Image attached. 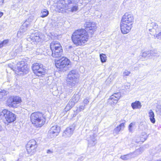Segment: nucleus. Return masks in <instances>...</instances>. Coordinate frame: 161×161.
I'll use <instances>...</instances> for the list:
<instances>
[{
  "instance_id": "obj_1",
  "label": "nucleus",
  "mask_w": 161,
  "mask_h": 161,
  "mask_svg": "<svg viewBox=\"0 0 161 161\" xmlns=\"http://www.w3.org/2000/svg\"><path fill=\"white\" fill-rule=\"evenodd\" d=\"M134 20V17L132 14L125 13L123 16L120 23V29L123 34H126L130 32Z\"/></svg>"
},
{
  "instance_id": "obj_2",
  "label": "nucleus",
  "mask_w": 161,
  "mask_h": 161,
  "mask_svg": "<svg viewBox=\"0 0 161 161\" xmlns=\"http://www.w3.org/2000/svg\"><path fill=\"white\" fill-rule=\"evenodd\" d=\"M88 36L86 31L84 29L78 30L74 32L72 36V41L76 45L84 44L88 40Z\"/></svg>"
},
{
  "instance_id": "obj_3",
  "label": "nucleus",
  "mask_w": 161,
  "mask_h": 161,
  "mask_svg": "<svg viewBox=\"0 0 161 161\" xmlns=\"http://www.w3.org/2000/svg\"><path fill=\"white\" fill-rule=\"evenodd\" d=\"M49 114L48 111L44 112H35L31 114V119L32 123L35 125L37 127H41L44 124L46 118Z\"/></svg>"
},
{
  "instance_id": "obj_4",
  "label": "nucleus",
  "mask_w": 161,
  "mask_h": 161,
  "mask_svg": "<svg viewBox=\"0 0 161 161\" xmlns=\"http://www.w3.org/2000/svg\"><path fill=\"white\" fill-rule=\"evenodd\" d=\"M51 51L47 52V54L54 58L61 57L63 54L62 47L60 43L58 41H53L50 44Z\"/></svg>"
},
{
  "instance_id": "obj_5",
  "label": "nucleus",
  "mask_w": 161,
  "mask_h": 161,
  "mask_svg": "<svg viewBox=\"0 0 161 161\" xmlns=\"http://www.w3.org/2000/svg\"><path fill=\"white\" fill-rule=\"evenodd\" d=\"M70 61L66 58L62 57L59 60L55 62L56 67L57 68L58 70L61 72L66 71L69 67Z\"/></svg>"
},
{
  "instance_id": "obj_6",
  "label": "nucleus",
  "mask_w": 161,
  "mask_h": 161,
  "mask_svg": "<svg viewBox=\"0 0 161 161\" xmlns=\"http://www.w3.org/2000/svg\"><path fill=\"white\" fill-rule=\"evenodd\" d=\"M28 39L32 44L36 45L37 42H42L45 40V36L41 33L36 32L32 34Z\"/></svg>"
},
{
  "instance_id": "obj_7",
  "label": "nucleus",
  "mask_w": 161,
  "mask_h": 161,
  "mask_svg": "<svg viewBox=\"0 0 161 161\" xmlns=\"http://www.w3.org/2000/svg\"><path fill=\"white\" fill-rule=\"evenodd\" d=\"M32 68L34 73L38 76L44 75L46 72V69L43 68L42 64L38 63L33 64Z\"/></svg>"
},
{
  "instance_id": "obj_8",
  "label": "nucleus",
  "mask_w": 161,
  "mask_h": 161,
  "mask_svg": "<svg viewBox=\"0 0 161 161\" xmlns=\"http://www.w3.org/2000/svg\"><path fill=\"white\" fill-rule=\"evenodd\" d=\"M1 116H2V117H3L5 118L8 123L13 122L16 119L15 115L6 109L3 110L1 112Z\"/></svg>"
},
{
  "instance_id": "obj_9",
  "label": "nucleus",
  "mask_w": 161,
  "mask_h": 161,
  "mask_svg": "<svg viewBox=\"0 0 161 161\" xmlns=\"http://www.w3.org/2000/svg\"><path fill=\"white\" fill-rule=\"evenodd\" d=\"M21 102V98L18 96L11 97L8 99L7 104L9 107L16 108L18 106L17 104Z\"/></svg>"
},
{
  "instance_id": "obj_10",
  "label": "nucleus",
  "mask_w": 161,
  "mask_h": 161,
  "mask_svg": "<svg viewBox=\"0 0 161 161\" xmlns=\"http://www.w3.org/2000/svg\"><path fill=\"white\" fill-rule=\"evenodd\" d=\"M97 134L93 131L91 130L86 135V139L88 142V146L91 147L94 146L97 143L96 137Z\"/></svg>"
},
{
  "instance_id": "obj_11",
  "label": "nucleus",
  "mask_w": 161,
  "mask_h": 161,
  "mask_svg": "<svg viewBox=\"0 0 161 161\" xmlns=\"http://www.w3.org/2000/svg\"><path fill=\"white\" fill-rule=\"evenodd\" d=\"M65 4L67 5V10L72 12L76 11L78 9V5L77 3H74L71 0H65Z\"/></svg>"
},
{
  "instance_id": "obj_12",
  "label": "nucleus",
  "mask_w": 161,
  "mask_h": 161,
  "mask_svg": "<svg viewBox=\"0 0 161 161\" xmlns=\"http://www.w3.org/2000/svg\"><path fill=\"white\" fill-rule=\"evenodd\" d=\"M27 64L24 61L19 62L17 64V69L19 71L23 73V74H27L28 72L29 68Z\"/></svg>"
},
{
  "instance_id": "obj_13",
  "label": "nucleus",
  "mask_w": 161,
  "mask_h": 161,
  "mask_svg": "<svg viewBox=\"0 0 161 161\" xmlns=\"http://www.w3.org/2000/svg\"><path fill=\"white\" fill-rule=\"evenodd\" d=\"M121 96L120 92L114 93L108 99V102L111 104H116Z\"/></svg>"
},
{
  "instance_id": "obj_14",
  "label": "nucleus",
  "mask_w": 161,
  "mask_h": 161,
  "mask_svg": "<svg viewBox=\"0 0 161 161\" xmlns=\"http://www.w3.org/2000/svg\"><path fill=\"white\" fill-rule=\"evenodd\" d=\"M60 131V127L57 125L52 127L49 131V134L52 135L53 137L57 136Z\"/></svg>"
},
{
  "instance_id": "obj_15",
  "label": "nucleus",
  "mask_w": 161,
  "mask_h": 161,
  "mask_svg": "<svg viewBox=\"0 0 161 161\" xmlns=\"http://www.w3.org/2000/svg\"><path fill=\"white\" fill-rule=\"evenodd\" d=\"M74 130V127L73 126L67 127L63 133V136L65 138L70 137L73 134Z\"/></svg>"
},
{
  "instance_id": "obj_16",
  "label": "nucleus",
  "mask_w": 161,
  "mask_h": 161,
  "mask_svg": "<svg viewBox=\"0 0 161 161\" xmlns=\"http://www.w3.org/2000/svg\"><path fill=\"white\" fill-rule=\"evenodd\" d=\"M65 0H61L58 4L57 8L59 12L63 13L65 12V10H67V5L65 4Z\"/></svg>"
},
{
  "instance_id": "obj_17",
  "label": "nucleus",
  "mask_w": 161,
  "mask_h": 161,
  "mask_svg": "<svg viewBox=\"0 0 161 161\" xmlns=\"http://www.w3.org/2000/svg\"><path fill=\"white\" fill-rule=\"evenodd\" d=\"M66 81L68 86L71 88H72L74 87L78 82V79L67 77Z\"/></svg>"
},
{
  "instance_id": "obj_18",
  "label": "nucleus",
  "mask_w": 161,
  "mask_h": 161,
  "mask_svg": "<svg viewBox=\"0 0 161 161\" xmlns=\"http://www.w3.org/2000/svg\"><path fill=\"white\" fill-rule=\"evenodd\" d=\"M37 147V144H33L31 145L30 147L26 145V147L28 153L30 155H33L36 152Z\"/></svg>"
},
{
  "instance_id": "obj_19",
  "label": "nucleus",
  "mask_w": 161,
  "mask_h": 161,
  "mask_svg": "<svg viewBox=\"0 0 161 161\" xmlns=\"http://www.w3.org/2000/svg\"><path fill=\"white\" fill-rule=\"evenodd\" d=\"M84 25L87 30H94L96 28L95 23L90 21L86 22Z\"/></svg>"
},
{
  "instance_id": "obj_20",
  "label": "nucleus",
  "mask_w": 161,
  "mask_h": 161,
  "mask_svg": "<svg viewBox=\"0 0 161 161\" xmlns=\"http://www.w3.org/2000/svg\"><path fill=\"white\" fill-rule=\"evenodd\" d=\"M79 74L78 71L76 69L72 70L69 71L67 77H70L73 78L78 79Z\"/></svg>"
},
{
  "instance_id": "obj_21",
  "label": "nucleus",
  "mask_w": 161,
  "mask_h": 161,
  "mask_svg": "<svg viewBox=\"0 0 161 161\" xmlns=\"http://www.w3.org/2000/svg\"><path fill=\"white\" fill-rule=\"evenodd\" d=\"M79 74L78 71L76 69L72 70L69 71L67 77H70L73 78L78 79Z\"/></svg>"
},
{
  "instance_id": "obj_22",
  "label": "nucleus",
  "mask_w": 161,
  "mask_h": 161,
  "mask_svg": "<svg viewBox=\"0 0 161 161\" xmlns=\"http://www.w3.org/2000/svg\"><path fill=\"white\" fill-rule=\"evenodd\" d=\"M33 19L32 16L30 17L22 24L21 27L23 28H25L27 30V28L29 27L31 25V23L32 22Z\"/></svg>"
},
{
  "instance_id": "obj_23",
  "label": "nucleus",
  "mask_w": 161,
  "mask_h": 161,
  "mask_svg": "<svg viewBox=\"0 0 161 161\" xmlns=\"http://www.w3.org/2000/svg\"><path fill=\"white\" fill-rule=\"evenodd\" d=\"M124 127V123H122L120 124L119 126L114 129V134H118L120 131L121 130L123 129Z\"/></svg>"
},
{
  "instance_id": "obj_24",
  "label": "nucleus",
  "mask_w": 161,
  "mask_h": 161,
  "mask_svg": "<svg viewBox=\"0 0 161 161\" xmlns=\"http://www.w3.org/2000/svg\"><path fill=\"white\" fill-rule=\"evenodd\" d=\"M131 106L133 109H140L142 107V105L140 101H136L131 103Z\"/></svg>"
},
{
  "instance_id": "obj_25",
  "label": "nucleus",
  "mask_w": 161,
  "mask_h": 161,
  "mask_svg": "<svg viewBox=\"0 0 161 161\" xmlns=\"http://www.w3.org/2000/svg\"><path fill=\"white\" fill-rule=\"evenodd\" d=\"M26 29L25 28H23L21 27L18 31L17 34V37L21 38L26 34Z\"/></svg>"
},
{
  "instance_id": "obj_26",
  "label": "nucleus",
  "mask_w": 161,
  "mask_h": 161,
  "mask_svg": "<svg viewBox=\"0 0 161 161\" xmlns=\"http://www.w3.org/2000/svg\"><path fill=\"white\" fill-rule=\"evenodd\" d=\"M148 116L151 122L153 124L155 122V119L154 118V114L153 111L151 110H150L148 112Z\"/></svg>"
},
{
  "instance_id": "obj_27",
  "label": "nucleus",
  "mask_w": 161,
  "mask_h": 161,
  "mask_svg": "<svg viewBox=\"0 0 161 161\" xmlns=\"http://www.w3.org/2000/svg\"><path fill=\"white\" fill-rule=\"evenodd\" d=\"M136 123L132 122L130 123L128 126L129 130L130 132H132L133 130L136 128Z\"/></svg>"
},
{
  "instance_id": "obj_28",
  "label": "nucleus",
  "mask_w": 161,
  "mask_h": 161,
  "mask_svg": "<svg viewBox=\"0 0 161 161\" xmlns=\"http://www.w3.org/2000/svg\"><path fill=\"white\" fill-rule=\"evenodd\" d=\"M132 153H130L125 155L121 156L120 158L123 160H127L131 158L132 156Z\"/></svg>"
},
{
  "instance_id": "obj_29",
  "label": "nucleus",
  "mask_w": 161,
  "mask_h": 161,
  "mask_svg": "<svg viewBox=\"0 0 161 161\" xmlns=\"http://www.w3.org/2000/svg\"><path fill=\"white\" fill-rule=\"evenodd\" d=\"M41 14V17L44 18L48 15L49 14V11L46 9H44L42 11Z\"/></svg>"
},
{
  "instance_id": "obj_30",
  "label": "nucleus",
  "mask_w": 161,
  "mask_h": 161,
  "mask_svg": "<svg viewBox=\"0 0 161 161\" xmlns=\"http://www.w3.org/2000/svg\"><path fill=\"white\" fill-rule=\"evenodd\" d=\"M80 98V96L78 94H75L72 98V100H73L75 102H77Z\"/></svg>"
},
{
  "instance_id": "obj_31",
  "label": "nucleus",
  "mask_w": 161,
  "mask_h": 161,
  "mask_svg": "<svg viewBox=\"0 0 161 161\" xmlns=\"http://www.w3.org/2000/svg\"><path fill=\"white\" fill-rule=\"evenodd\" d=\"M100 57L101 61L102 63H104L106 62L107 57L105 54L103 53L100 54Z\"/></svg>"
},
{
  "instance_id": "obj_32",
  "label": "nucleus",
  "mask_w": 161,
  "mask_h": 161,
  "mask_svg": "<svg viewBox=\"0 0 161 161\" xmlns=\"http://www.w3.org/2000/svg\"><path fill=\"white\" fill-rule=\"evenodd\" d=\"M8 92L5 90H2L0 92V99H2L6 96Z\"/></svg>"
},
{
  "instance_id": "obj_33",
  "label": "nucleus",
  "mask_w": 161,
  "mask_h": 161,
  "mask_svg": "<svg viewBox=\"0 0 161 161\" xmlns=\"http://www.w3.org/2000/svg\"><path fill=\"white\" fill-rule=\"evenodd\" d=\"M143 151V148L142 147H140L139 149L136 150L135 151L132 153V154H135L136 156L138 155L141 154Z\"/></svg>"
},
{
  "instance_id": "obj_34",
  "label": "nucleus",
  "mask_w": 161,
  "mask_h": 161,
  "mask_svg": "<svg viewBox=\"0 0 161 161\" xmlns=\"http://www.w3.org/2000/svg\"><path fill=\"white\" fill-rule=\"evenodd\" d=\"M136 138L140 139V140H136V142L137 143L140 142H143L146 140V138L145 137H143L142 136H136Z\"/></svg>"
},
{
  "instance_id": "obj_35",
  "label": "nucleus",
  "mask_w": 161,
  "mask_h": 161,
  "mask_svg": "<svg viewBox=\"0 0 161 161\" xmlns=\"http://www.w3.org/2000/svg\"><path fill=\"white\" fill-rule=\"evenodd\" d=\"M156 151V153H158L161 152V144L159 145L155 149H154L153 150V154H154V153L155 151Z\"/></svg>"
},
{
  "instance_id": "obj_36",
  "label": "nucleus",
  "mask_w": 161,
  "mask_h": 161,
  "mask_svg": "<svg viewBox=\"0 0 161 161\" xmlns=\"http://www.w3.org/2000/svg\"><path fill=\"white\" fill-rule=\"evenodd\" d=\"M19 52V50L18 49H16L15 50H13L11 53V54L12 56V57H13L17 56Z\"/></svg>"
},
{
  "instance_id": "obj_37",
  "label": "nucleus",
  "mask_w": 161,
  "mask_h": 161,
  "mask_svg": "<svg viewBox=\"0 0 161 161\" xmlns=\"http://www.w3.org/2000/svg\"><path fill=\"white\" fill-rule=\"evenodd\" d=\"M37 144L36 141L33 139L30 140L27 143L26 145H28L29 146H31V145Z\"/></svg>"
},
{
  "instance_id": "obj_38",
  "label": "nucleus",
  "mask_w": 161,
  "mask_h": 161,
  "mask_svg": "<svg viewBox=\"0 0 161 161\" xmlns=\"http://www.w3.org/2000/svg\"><path fill=\"white\" fill-rule=\"evenodd\" d=\"M75 103H76L75 102L74 100H72V99H71L69 102L68 104L72 108L74 106Z\"/></svg>"
},
{
  "instance_id": "obj_39",
  "label": "nucleus",
  "mask_w": 161,
  "mask_h": 161,
  "mask_svg": "<svg viewBox=\"0 0 161 161\" xmlns=\"http://www.w3.org/2000/svg\"><path fill=\"white\" fill-rule=\"evenodd\" d=\"M85 106H86L85 105H83L80 106L79 107V108H77V109L76 110V111L78 112H80L82 111V110H84L85 108Z\"/></svg>"
},
{
  "instance_id": "obj_40",
  "label": "nucleus",
  "mask_w": 161,
  "mask_h": 161,
  "mask_svg": "<svg viewBox=\"0 0 161 161\" xmlns=\"http://www.w3.org/2000/svg\"><path fill=\"white\" fill-rule=\"evenodd\" d=\"M153 26V29L154 30H155L156 32L158 31V30H157L158 25L156 23H153L152 24Z\"/></svg>"
},
{
  "instance_id": "obj_41",
  "label": "nucleus",
  "mask_w": 161,
  "mask_h": 161,
  "mask_svg": "<svg viewBox=\"0 0 161 161\" xmlns=\"http://www.w3.org/2000/svg\"><path fill=\"white\" fill-rule=\"evenodd\" d=\"M130 73V71H128L127 70H125L123 73V77L128 76Z\"/></svg>"
},
{
  "instance_id": "obj_42",
  "label": "nucleus",
  "mask_w": 161,
  "mask_h": 161,
  "mask_svg": "<svg viewBox=\"0 0 161 161\" xmlns=\"http://www.w3.org/2000/svg\"><path fill=\"white\" fill-rule=\"evenodd\" d=\"M89 98L88 97L86 98L83 101V104L85 105V106L87 105L89 102Z\"/></svg>"
},
{
  "instance_id": "obj_43",
  "label": "nucleus",
  "mask_w": 161,
  "mask_h": 161,
  "mask_svg": "<svg viewBox=\"0 0 161 161\" xmlns=\"http://www.w3.org/2000/svg\"><path fill=\"white\" fill-rule=\"evenodd\" d=\"M150 51H145L143 52L142 54V56L143 57H146L147 55H149L150 54Z\"/></svg>"
},
{
  "instance_id": "obj_44",
  "label": "nucleus",
  "mask_w": 161,
  "mask_h": 161,
  "mask_svg": "<svg viewBox=\"0 0 161 161\" xmlns=\"http://www.w3.org/2000/svg\"><path fill=\"white\" fill-rule=\"evenodd\" d=\"M156 111L157 112H159L161 113V105H157L156 106Z\"/></svg>"
},
{
  "instance_id": "obj_45",
  "label": "nucleus",
  "mask_w": 161,
  "mask_h": 161,
  "mask_svg": "<svg viewBox=\"0 0 161 161\" xmlns=\"http://www.w3.org/2000/svg\"><path fill=\"white\" fill-rule=\"evenodd\" d=\"M150 56H155L157 54L156 51L153 50V51H150Z\"/></svg>"
},
{
  "instance_id": "obj_46",
  "label": "nucleus",
  "mask_w": 161,
  "mask_h": 161,
  "mask_svg": "<svg viewBox=\"0 0 161 161\" xmlns=\"http://www.w3.org/2000/svg\"><path fill=\"white\" fill-rule=\"evenodd\" d=\"M72 108V107L67 104L64 108V110L65 111L67 112L70 110Z\"/></svg>"
},
{
  "instance_id": "obj_47",
  "label": "nucleus",
  "mask_w": 161,
  "mask_h": 161,
  "mask_svg": "<svg viewBox=\"0 0 161 161\" xmlns=\"http://www.w3.org/2000/svg\"><path fill=\"white\" fill-rule=\"evenodd\" d=\"M156 37L158 39H161V31L156 35Z\"/></svg>"
},
{
  "instance_id": "obj_48",
  "label": "nucleus",
  "mask_w": 161,
  "mask_h": 161,
  "mask_svg": "<svg viewBox=\"0 0 161 161\" xmlns=\"http://www.w3.org/2000/svg\"><path fill=\"white\" fill-rule=\"evenodd\" d=\"M8 42V40H4L2 42V43H3V45L7 43Z\"/></svg>"
},
{
  "instance_id": "obj_49",
  "label": "nucleus",
  "mask_w": 161,
  "mask_h": 161,
  "mask_svg": "<svg viewBox=\"0 0 161 161\" xmlns=\"http://www.w3.org/2000/svg\"><path fill=\"white\" fill-rule=\"evenodd\" d=\"M4 1V0H0V5H2Z\"/></svg>"
},
{
  "instance_id": "obj_50",
  "label": "nucleus",
  "mask_w": 161,
  "mask_h": 161,
  "mask_svg": "<svg viewBox=\"0 0 161 161\" xmlns=\"http://www.w3.org/2000/svg\"><path fill=\"white\" fill-rule=\"evenodd\" d=\"M149 31L150 32H154V30L152 28V29H149Z\"/></svg>"
},
{
  "instance_id": "obj_51",
  "label": "nucleus",
  "mask_w": 161,
  "mask_h": 161,
  "mask_svg": "<svg viewBox=\"0 0 161 161\" xmlns=\"http://www.w3.org/2000/svg\"><path fill=\"white\" fill-rule=\"evenodd\" d=\"M3 46V43H2V42L0 43V48L2 47Z\"/></svg>"
},
{
  "instance_id": "obj_52",
  "label": "nucleus",
  "mask_w": 161,
  "mask_h": 161,
  "mask_svg": "<svg viewBox=\"0 0 161 161\" xmlns=\"http://www.w3.org/2000/svg\"><path fill=\"white\" fill-rule=\"evenodd\" d=\"M47 153H52V151H51L50 150H48L47 151Z\"/></svg>"
},
{
  "instance_id": "obj_53",
  "label": "nucleus",
  "mask_w": 161,
  "mask_h": 161,
  "mask_svg": "<svg viewBox=\"0 0 161 161\" xmlns=\"http://www.w3.org/2000/svg\"><path fill=\"white\" fill-rule=\"evenodd\" d=\"M3 13L2 12H0V18L3 16Z\"/></svg>"
},
{
  "instance_id": "obj_54",
  "label": "nucleus",
  "mask_w": 161,
  "mask_h": 161,
  "mask_svg": "<svg viewBox=\"0 0 161 161\" xmlns=\"http://www.w3.org/2000/svg\"><path fill=\"white\" fill-rule=\"evenodd\" d=\"M135 142H136V140H140V139L139 138H136V136L135 137Z\"/></svg>"
},
{
  "instance_id": "obj_55",
  "label": "nucleus",
  "mask_w": 161,
  "mask_h": 161,
  "mask_svg": "<svg viewBox=\"0 0 161 161\" xmlns=\"http://www.w3.org/2000/svg\"><path fill=\"white\" fill-rule=\"evenodd\" d=\"M10 65H8V66H10ZM9 67H10V68H11V69H13V70H14V69H13V68H12V67H11L10 66H9Z\"/></svg>"
},
{
  "instance_id": "obj_56",
  "label": "nucleus",
  "mask_w": 161,
  "mask_h": 161,
  "mask_svg": "<svg viewBox=\"0 0 161 161\" xmlns=\"http://www.w3.org/2000/svg\"><path fill=\"white\" fill-rule=\"evenodd\" d=\"M2 130V127L1 125H0V131H1Z\"/></svg>"
},
{
  "instance_id": "obj_57",
  "label": "nucleus",
  "mask_w": 161,
  "mask_h": 161,
  "mask_svg": "<svg viewBox=\"0 0 161 161\" xmlns=\"http://www.w3.org/2000/svg\"><path fill=\"white\" fill-rule=\"evenodd\" d=\"M2 118V116H1V112L0 113V119Z\"/></svg>"
},
{
  "instance_id": "obj_58",
  "label": "nucleus",
  "mask_w": 161,
  "mask_h": 161,
  "mask_svg": "<svg viewBox=\"0 0 161 161\" xmlns=\"http://www.w3.org/2000/svg\"><path fill=\"white\" fill-rule=\"evenodd\" d=\"M80 159H82V160L83 159V157H81L80 158Z\"/></svg>"
},
{
  "instance_id": "obj_59",
  "label": "nucleus",
  "mask_w": 161,
  "mask_h": 161,
  "mask_svg": "<svg viewBox=\"0 0 161 161\" xmlns=\"http://www.w3.org/2000/svg\"><path fill=\"white\" fill-rule=\"evenodd\" d=\"M157 161H161V159L158 160H157Z\"/></svg>"
}]
</instances>
